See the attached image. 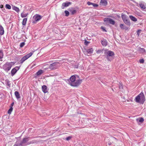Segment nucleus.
Instances as JSON below:
<instances>
[{
  "label": "nucleus",
  "instance_id": "1",
  "mask_svg": "<svg viewBox=\"0 0 146 146\" xmlns=\"http://www.w3.org/2000/svg\"><path fill=\"white\" fill-rule=\"evenodd\" d=\"M66 82L71 86H78L81 83L82 80H76L75 76H72L69 79L66 80Z\"/></svg>",
  "mask_w": 146,
  "mask_h": 146
},
{
  "label": "nucleus",
  "instance_id": "2",
  "mask_svg": "<svg viewBox=\"0 0 146 146\" xmlns=\"http://www.w3.org/2000/svg\"><path fill=\"white\" fill-rule=\"evenodd\" d=\"M134 100L137 103H139L140 104H143L145 100V96L143 93L141 92L136 97Z\"/></svg>",
  "mask_w": 146,
  "mask_h": 146
},
{
  "label": "nucleus",
  "instance_id": "3",
  "mask_svg": "<svg viewBox=\"0 0 146 146\" xmlns=\"http://www.w3.org/2000/svg\"><path fill=\"white\" fill-rule=\"evenodd\" d=\"M13 64V63L12 62H7L3 66V68L5 71L7 72L10 70Z\"/></svg>",
  "mask_w": 146,
  "mask_h": 146
},
{
  "label": "nucleus",
  "instance_id": "4",
  "mask_svg": "<svg viewBox=\"0 0 146 146\" xmlns=\"http://www.w3.org/2000/svg\"><path fill=\"white\" fill-rule=\"evenodd\" d=\"M58 62H54L51 64L50 66H48V68H49V69L51 70H53L56 69L58 66L59 64Z\"/></svg>",
  "mask_w": 146,
  "mask_h": 146
},
{
  "label": "nucleus",
  "instance_id": "5",
  "mask_svg": "<svg viewBox=\"0 0 146 146\" xmlns=\"http://www.w3.org/2000/svg\"><path fill=\"white\" fill-rule=\"evenodd\" d=\"M42 17V16L40 15L37 14L35 15L33 17V19L34 20L33 22L35 23V22L38 21L41 19Z\"/></svg>",
  "mask_w": 146,
  "mask_h": 146
},
{
  "label": "nucleus",
  "instance_id": "6",
  "mask_svg": "<svg viewBox=\"0 0 146 146\" xmlns=\"http://www.w3.org/2000/svg\"><path fill=\"white\" fill-rule=\"evenodd\" d=\"M31 139V138L30 137H27L24 139L22 141V143L23 144H25V145H27L31 143H34V141H33L31 142H29L26 144V143H27V141H28Z\"/></svg>",
  "mask_w": 146,
  "mask_h": 146
},
{
  "label": "nucleus",
  "instance_id": "7",
  "mask_svg": "<svg viewBox=\"0 0 146 146\" xmlns=\"http://www.w3.org/2000/svg\"><path fill=\"white\" fill-rule=\"evenodd\" d=\"M104 21L106 23H110L113 25H114L115 23L114 21L110 18H105Z\"/></svg>",
  "mask_w": 146,
  "mask_h": 146
},
{
  "label": "nucleus",
  "instance_id": "8",
  "mask_svg": "<svg viewBox=\"0 0 146 146\" xmlns=\"http://www.w3.org/2000/svg\"><path fill=\"white\" fill-rule=\"evenodd\" d=\"M106 54L107 58L108 59L109 57H112L114 55V53L113 52L110 50H108L106 52Z\"/></svg>",
  "mask_w": 146,
  "mask_h": 146
},
{
  "label": "nucleus",
  "instance_id": "9",
  "mask_svg": "<svg viewBox=\"0 0 146 146\" xmlns=\"http://www.w3.org/2000/svg\"><path fill=\"white\" fill-rule=\"evenodd\" d=\"M71 3L69 2H66L65 3H63L62 4L61 8L62 9H64L65 7H66L70 5L71 4Z\"/></svg>",
  "mask_w": 146,
  "mask_h": 146
},
{
  "label": "nucleus",
  "instance_id": "10",
  "mask_svg": "<svg viewBox=\"0 0 146 146\" xmlns=\"http://www.w3.org/2000/svg\"><path fill=\"white\" fill-rule=\"evenodd\" d=\"M28 13L26 10H25L21 13V16L23 18L26 17L28 15Z\"/></svg>",
  "mask_w": 146,
  "mask_h": 146
},
{
  "label": "nucleus",
  "instance_id": "11",
  "mask_svg": "<svg viewBox=\"0 0 146 146\" xmlns=\"http://www.w3.org/2000/svg\"><path fill=\"white\" fill-rule=\"evenodd\" d=\"M101 43L102 45L103 46H106L107 44V40L106 39H103L101 40Z\"/></svg>",
  "mask_w": 146,
  "mask_h": 146
},
{
  "label": "nucleus",
  "instance_id": "12",
  "mask_svg": "<svg viewBox=\"0 0 146 146\" xmlns=\"http://www.w3.org/2000/svg\"><path fill=\"white\" fill-rule=\"evenodd\" d=\"M69 11L71 12V14L72 15L76 13V10L75 9H74L73 8H70L69 9Z\"/></svg>",
  "mask_w": 146,
  "mask_h": 146
},
{
  "label": "nucleus",
  "instance_id": "13",
  "mask_svg": "<svg viewBox=\"0 0 146 146\" xmlns=\"http://www.w3.org/2000/svg\"><path fill=\"white\" fill-rule=\"evenodd\" d=\"M18 70V68L17 67H16L15 68L11 70V74L12 75H13Z\"/></svg>",
  "mask_w": 146,
  "mask_h": 146
},
{
  "label": "nucleus",
  "instance_id": "14",
  "mask_svg": "<svg viewBox=\"0 0 146 146\" xmlns=\"http://www.w3.org/2000/svg\"><path fill=\"white\" fill-rule=\"evenodd\" d=\"M121 17L123 21L128 19V17L123 13H122L121 14Z\"/></svg>",
  "mask_w": 146,
  "mask_h": 146
},
{
  "label": "nucleus",
  "instance_id": "15",
  "mask_svg": "<svg viewBox=\"0 0 146 146\" xmlns=\"http://www.w3.org/2000/svg\"><path fill=\"white\" fill-rule=\"evenodd\" d=\"M100 3L101 5L105 6L107 5V2L106 0H101Z\"/></svg>",
  "mask_w": 146,
  "mask_h": 146
},
{
  "label": "nucleus",
  "instance_id": "16",
  "mask_svg": "<svg viewBox=\"0 0 146 146\" xmlns=\"http://www.w3.org/2000/svg\"><path fill=\"white\" fill-rule=\"evenodd\" d=\"M42 90L43 92L44 93H46L47 92V87L45 85H44L42 86Z\"/></svg>",
  "mask_w": 146,
  "mask_h": 146
},
{
  "label": "nucleus",
  "instance_id": "17",
  "mask_svg": "<svg viewBox=\"0 0 146 146\" xmlns=\"http://www.w3.org/2000/svg\"><path fill=\"white\" fill-rule=\"evenodd\" d=\"M4 30L3 27L1 26H0V35H3L4 33Z\"/></svg>",
  "mask_w": 146,
  "mask_h": 146
},
{
  "label": "nucleus",
  "instance_id": "18",
  "mask_svg": "<svg viewBox=\"0 0 146 146\" xmlns=\"http://www.w3.org/2000/svg\"><path fill=\"white\" fill-rule=\"evenodd\" d=\"M124 23L127 25H130L131 24L130 22L128 19L123 21Z\"/></svg>",
  "mask_w": 146,
  "mask_h": 146
},
{
  "label": "nucleus",
  "instance_id": "19",
  "mask_svg": "<svg viewBox=\"0 0 146 146\" xmlns=\"http://www.w3.org/2000/svg\"><path fill=\"white\" fill-rule=\"evenodd\" d=\"M27 59V58L26 56H25L23 57L20 60V63L22 64L24 61H25Z\"/></svg>",
  "mask_w": 146,
  "mask_h": 146
},
{
  "label": "nucleus",
  "instance_id": "20",
  "mask_svg": "<svg viewBox=\"0 0 146 146\" xmlns=\"http://www.w3.org/2000/svg\"><path fill=\"white\" fill-rule=\"evenodd\" d=\"M44 72V71L42 70H40L38 71L36 73L37 76H39L41 75L42 73Z\"/></svg>",
  "mask_w": 146,
  "mask_h": 146
},
{
  "label": "nucleus",
  "instance_id": "21",
  "mask_svg": "<svg viewBox=\"0 0 146 146\" xmlns=\"http://www.w3.org/2000/svg\"><path fill=\"white\" fill-rule=\"evenodd\" d=\"M139 5L140 7L142 9H145L146 8V5L144 3H141Z\"/></svg>",
  "mask_w": 146,
  "mask_h": 146
},
{
  "label": "nucleus",
  "instance_id": "22",
  "mask_svg": "<svg viewBox=\"0 0 146 146\" xmlns=\"http://www.w3.org/2000/svg\"><path fill=\"white\" fill-rule=\"evenodd\" d=\"M129 18L131 19L133 21H137V19L134 17L132 16H129Z\"/></svg>",
  "mask_w": 146,
  "mask_h": 146
},
{
  "label": "nucleus",
  "instance_id": "23",
  "mask_svg": "<svg viewBox=\"0 0 146 146\" xmlns=\"http://www.w3.org/2000/svg\"><path fill=\"white\" fill-rule=\"evenodd\" d=\"M136 120L138 122H143L144 121V119L142 118H138L136 119Z\"/></svg>",
  "mask_w": 146,
  "mask_h": 146
},
{
  "label": "nucleus",
  "instance_id": "24",
  "mask_svg": "<svg viewBox=\"0 0 146 146\" xmlns=\"http://www.w3.org/2000/svg\"><path fill=\"white\" fill-rule=\"evenodd\" d=\"M3 57V53L2 50H0V60L2 61V58Z\"/></svg>",
  "mask_w": 146,
  "mask_h": 146
},
{
  "label": "nucleus",
  "instance_id": "25",
  "mask_svg": "<svg viewBox=\"0 0 146 146\" xmlns=\"http://www.w3.org/2000/svg\"><path fill=\"white\" fill-rule=\"evenodd\" d=\"M27 21V18H25L23 19V22H22V24L25 25H26V22Z\"/></svg>",
  "mask_w": 146,
  "mask_h": 146
},
{
  "label": "nucleus",
  "instance_id": "26",
  "mask_svg": "<svg viewBox=\"0 0 146 146\" xmlns=\"http://www.w3.org/2000/svg\"><path fill=\"white\" fill-rule=\"evenodd\" d=\"M93 51V49L91 48L89 49H88L87 50V52H88V53L90 54L92 53Z\"/></svg>",
  "mask_w": 146,
  "mask_h": 146
},
{
  "label": "nucleus",
  "instance_id": "27",
  "mask_svg": "<svg viewBox=\"0 0 146 146\" xmlns=\"http://www.w3.org/2000/svg\"><path fill=\"white\" fill-rule=\"evenodd\" d=\"M13 110V108L10 107V108L9 110L8 111V113L9 114H11V112Z\"/></svg>",
  "mask_w": 146,
  "mask_h": 146
},
{
  "label": "nucleus",
  "instance_id": "28",
  "mask_svg": "<svg viewBox=\"0 0 146 146\" xmlns=\"http://www.w3.org/2000/svg\"><path fill=\"white\" fill-rule=\"evenodd\" d=\"M48 66H49V65H44L43 68L45 70H48L49 69V68H48Z\"/></svg>",
  "mask_w": 146,
  "mask_h": 146
},
{
  "label": "nucleus",
  "instance_id": "29",
  "mask_svg": "<svg viewBox=\"0 0 146 146\" xmlns=\"http://www.w3.org/2000/svg\"><path fill=\"white\" fill-rule=\"evenodd\" d=\"M5 7L6 9H11V6L9 4H6L5 5Z\"/></svg>",
  "mask_w": 146,
  "mask_h": 146
},
{
  "label": "nucleus",
  "instance_id": "30",
  "mask_svg": "<svg viewBox=\"0 0 146 146\" xmlns=\"http://www.w3.org/2000/svg\"><path fill=\"white\" fill-rule=\"evenodd\" d=\"M12 9L13 10L17 12H18V8L15 6H13L12 7Z\"/></svg>",
  "mask_w": 146,
  "mask_h": 146
},
{
  "label": "nucleus",
  "instance_id": "31",
  "mask_svg": "<svg viewBox=\"0 0 146 146\" xmlns=\"http://www.w3.org/2000/svg\"><path fill=\"white\" fill-rule=\"evenodd\" d=\"M33 54V53L32 52H30L28 54H27L26 55V56L27 57V58H29V57H31L32 55Z\"/></svg>",
  "mask_w": 146,
  "mask_h": 146
},
{
  "label": "nucleus",
  "instance_id": "32",
  "mask_svg": "<svg viewBox=\"0 0 146 146\" xmlns=\"http://www.w3.org/2000/svg\"><path fill=\"white\" fill-rule=\"evenodd\" d=\"M139 51L140 52L143 53L145 52V50L143 48H141L139 49Z\"/></svg>",
  "mask_w": 146,
  "mask_h": 146
},
{
  "label": "nucleus",
  "instance_id": "33",
  "mask_svg": "<svg viewBox=\"0 0 146 146\" xmlns=\"http://www.w3.org/2000/svg\"><path fill=\"white\" fill-rule=\"evenodd\" d=\"M13 38L14 39L16 40H17L18 39V34H16L15 35L13 36Z\"/></svg>",
  "mask_w": 146,
  "mask_h": 146
},
{
  "label": "nucleus",
  "instance_id": "34",
  "mask_svg": "<svg viewBox=\"0 0 146 146\" xmlns=\"http://www.w3.org/2000/svg\"><path fill=\"white\" fill-rule=\"evenodd\" d=\"M64 12L65 13V16H66L68 17V16L69 14V12L67 11H65Z\"/></svg>",
  "mask_w": 146,
  "mask_h": 146
},
{
  "label": "nucleus",
  "instance_id": "35",
  "mask_svg": "<svg viewBox=\"0 0 146 146\" xmlns=\"http://www.w3.org/2000/svg\"><path fill=\"white\" fill-rule=\"evenodd\" d=\"M120 27L121 29H124L125 28V26L123 24H121L120 25Z\"/></svg>",
  "mask_w": 146,
  "mask_h": 146
},
{
  "label": "nucleus",
  "instance_id": "36",
  "mask_svg": "<svg viewBox=\"0 0 146 146\" xmlns=\"http://www.w3.org/2000/svg\"><path fill=\"white\" fill-rule=\"evenodd\" d=\"M15 96L17 99L18 98V92L16 91L15 93Z\"/></svg>",
  "mask_w": 146,
  "mask_h": 146
},
{
  "label": "nucleus",
  "instance_id": "37",
  "mask_svg": "<svg viewBox=\"0 0 146 146\" xmlns=\"http://www.w3.org/2000/svg\"><path fill=\"white\" fill-rule=\"evenodd\" d=\"M25 45V42H22L20 43V47H23L24 45Z\"/></svg>",
  "mask_w": 146,
  "mask_h": 146
},
{
  "label": "nucleus",
  "instance_id": "38",
  "mask_svg": "<svg viewBox=\"0 0 146 146\" xmlns=\"http://www.w3.org/2000/svg\"><path fill=\"white\" fill-rule=\"evenodd\" d=\"M139 62L140 63L143 64L144 62V60L143 59H141L140 60Z\"/></svg>",
  "mask_w": 146,
  "mask_h": 146
},
{
  "label": "nucleus",
  "instance_id": "39",
  "mask_svg": "<svg viewBox=\"0 0 146 146\" xmlns=\"http://www.w3.org/2000/svg\"><path fill=\"white\" fill-rule=\"evenodd\" d=\"M123 87V85L121 83H119V88L120 89L122 88Z\"/></svg>",
  "mask_w": 146,
  "mask_h": 146
},
{
  "label": "nucleus",
  "instance_id": "40",
  "mask_svg": "<svg viewBox=\"0 0 146 146\" xmlns=\"http://www.w3.org/2000/svg\"><path fill=\"white\" fill-rule=\"evenodd\" d=\"M71 138V137H70V136H69L67 137L66 138V140L67 141H68L69 140H70Z\"/></svg>",
  "mask_w": 146,
  "mask_h": 146
},
{
  "label": "nucleus",
  "instance_id": "41",
  "mask_svg": "<svg viewBox=\"0 0 146 146\" xmlns=\"http://www.w3.org/2000/svg\"><path fill=\"white\" fill-rule=\"evenodd\" d=\"M85 44L86 45H87L89 43H90V42L86 40L85 41Z\"/></svg>",
  "mask_w": 146,
  "mask_h": 146
},
{
  "label": "nucleus",
  "instance_id": "42",
  "mask_svg": "<svg viewBox=\"0 0 146 146\" xmlns=\"http://www.w3.org/2000/svg\"><path fill=\"white\" fill-rule=\"evenodd\" d=\"M93 6L94 7H97L98 6V5L97 4H96L95 3H93L92 4Z\"/></svg>",
  "mask_w": 146,
  "mask_h": 146
},
{
  "label": "nucleus",
  "instance_id": "43",
  "mask_svg": "<svg viewBox=\"0 0 146 146\" xmlns=\"http://www.w3.org/2000/svg\"><path fill=\"white\" fill-rule=\"evenodd\" d=\"M141 30H139L137 31V35H139L140 34V33H141Z\"/></svg>",
  "mask_w": 146,
  "mask_h": 146
},
{
  "label": "nucleus",
  "instance_id": "44",
  "mask_svg": "<svg viewBox=\"0 0 146 146\" xmlns=\"http://www.w3.org/2000/svg\"><path fill=\"white\" fill-rule=\"evenodd\" d=\"M93 3H91L90 2H87V4L88 5H92V4H93Z\"/></svg>",
  "mask_w": 146,
  "mask_h": 146
},
{
  "label": "nucleus",
  "instance_id": "45",
  "mask_svg": "<svg viewBox=\"0 0 146 146\" xmlns=\"http://www.w3.org/2000/svg\"><path fill=\"white\" fill-rule=\"evenodd\" d=\"M101 29L103 30L104 31H106V30H105L104 27H101Z\"/></svg>",
  "mask_w": 146,
  "mask_h": 146
},
{
  "label": "nucleus",
  "instance_id": "46",
  "mask_svg": "<svg viewBox=\"0 0 146 146\" xmlns=\"http://www.w3.org/2000/svg\"><path fill=\"white\" fill-rule=\"evenodd\" d=\"M3 5H0V8H1V9H2L3 8ZM2 10L3 11V10L2 9Z\"/></svg>",
  "mask_w": 146,
  "mask_h": 146
},
{
  "label": "nucleus",
  "instance_id": "47",
  "mask_svg": "<svg viewBox=\"0 0 146 146\" xmlns=\"http://www.w3.org/2000/svg\"><path fill=\"white\" fill-rule=\"evenodd\" d=\"M14 104V103L13 102H12L11 104V105L10 107H13V106Z\"/></svg>",
  "mask_w": 146,
  "mask_h": 146
},
{
  "label": "nucleus",
  "instance_id": "48",
  "mask_svg": "<svg viewBox=\"0 0 146 146\" xmlns=\"http://www.w3.org/2000/svg\"><path fill=\"white\" fill-rule=\"evenodd\" d=\"M22 144H23L22 143V144H20V145H19V146H23Z\"/></svg>",
  "mask_w": 146,
  "mask_h": 146
},
{
  "label": "nucleus",
  "instance_id": "49",
  "mask_svg": "<svg viewBox=\"0 0 146 146\" xmlns=\"http://www.w3.org/2000/svg\"><path fill=\"white\" fill-rule=\"evenodd\" d=\"M9 82H7V85L9 86H10L9 85H10V84H9Z\"/></svg>",
  "mask_w": 146,
  "mask_h": 146
},
{
  "label": "nucleus",
  "instance_id": "50",
  "mask_svg": "<svg viewBox=\"0 0 146 146\" xmlns=\"http://www.w3.org/2000/svg\"><path fill=\"white\" fill-rule=\"evenodd\" d=\"M14 146H18V145H14Z\"/></svg>",
  "mask_w": 146,
  "mask_h": 146
}]
</instances>
